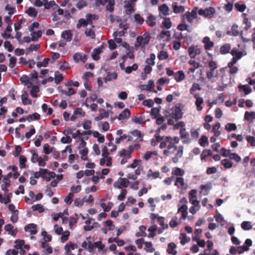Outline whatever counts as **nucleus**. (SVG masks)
<instances>
[{"label":"nucleus","instance_id":"obj_1","mask_svg":"<svg viewBox=\"0 0 255 255\" xmlns=\"http://www.w3.org/2000/svg\"><path fill=\"white\" fill-rule=\"evenodd\" d=\"M172 138L170 136H166L164 140L160 142L159 147L160 148L167 147V149L163 151L165 155L169 156L171 154H175V156L172 157V159H177L181 157L183 153V146H179L178 148L176 146H173Z\"/></svg>","mask_w":255,"mask_h":255},{"label":"nucleus","instance_id":"obj_2","mask_svg":"<svg viewBox=\"0 0 255 255\" xmlns=\"http://www.w3.org/2000/svg\"><path fill=\"white\" fill-rule=\"evenodd\" d=\"M150 38L148 32H145L142 35L138 36L136 39V42L134 44L135 47H138L142 45L144 46L149 42Z\"/></svg>","mask_w":255,"mask_h":255},{"label":"nucleus","instance_id":"obj_3","mask_svg":"<svg viewBox=\"0 0 255 255\" xmlns=\"http://www.w3.org/2000/svg\"><path fill=\"white\" fill-rule=\"evenodd\" d=\"M215 12V9L213 7H207L205 9H200L198 11L199 15L208 18L213 17Z\"/></svg>","mask_w":255,"mask_h":255},{"label":"nucleus","instance_id":"obj_4","mask_svg":"<svg viewBox=\"0 0 255 255\" xmlns=\"http://www.w3.org/2000/svg\"><path fill=\"white\" fill-rule=\"evenodd\" d=\"M171 117L176 121L181 119L183 116V112L179 105H176L171 108Z\"/></svg>","mask_w":255,"mask_h":255},{"label":"nucleus","instance_id":"obj_5","mask_svg":"<svg viewBox=\"0 0 255 255\" xmlns=\"http://www.w3.org/2000/svg\"><path fill=\"white\" fill-rule=\"evenodd\" d=\"M220 154L225 157H229V159H241L240 157L235 153H232L230 149L222 147L220 151Z\"/></svg>","mask_w":255,"mask_h":255},{"label":"nucleus","instance_id":"obj_6","mask_svg":"<svg viewBox=\"0 0 255 255\" xmlns=\"http://www.w3.org/2000/svg\"><path fill=\"white\" fill-rule=\"evenodd\" d=\"M197 16L196 10L195 8L193 9L191 12L187 11L184 15H182V19L184 20L185 18L189 23H192L193 19L196 18Z\"/></svg>","mask_w":255,"mask_h":255},{"label":"nucleus","instance_id":"obj_7","mask_svg":"<svg viewBox=\"0 0 255 255\" xmlns=\"http://www.w3.org/2000/svg\"><path fill=\"white\" fill-rule=\"evenodd\" d=\"M154 81L151 80L148 81L147 85H141L139 86V88L141 90L152 91L155 93H156L157 92L154 90Z\"/></svg>","mask_w":255,"mask_h":255},{"label":"nucleus","instance_id":"obj_8","mask_svg":"<svg viewBox=\"0 0 255 255\" xmlns=\"http://www.w3.org/2000/svg\"><path fill=\"white\" fill-rule=\"evenodd\" d=\"M128 184V180L127 178H120L114 184L115 188L121 189L123 187H127Z\"/></svg>","mask_w":255,"mask_h":255},{"label":"nucleus","instance_id":"obj_9","mask_svg":"<svg viewBox=\"0 0 255 255\" xmlns=\"http://www.w3.org/2000/svg\"><path fill=\"white\" fill-rule=\"evenodd\" d=\"M94 220L93 219H90L85 221V225L84 227V230L85 231H90L93 230L95 228H97L99 226V224L96 222H94L92 225H91L92 223V221H93Z\"/></svg>","mask_w":255,"mask_h":255},{"label":"nucleus","instance_id":"obj_10","mask_svg":"<svg viewBox=\"0 0 255 255\" xmlns=\"http://www.w3.org/2000/svg\"><path fill=\"white\" fill-rule=\"evenodd\" d=\"M42 178L46 180L47 181H50L52 178L56 176V174L53 172H50L46 169H42Z\"/></svg>","mask_w":255,"mask_h":255},{"label":"nucleus","instance_id":"obj_11","mask_svg":"<svg viewBox=\"0 0 255 255\" xmlns=\"http://www.w3.org/2000/svg\"><path fill=\"white\" fill-rule=\"evenodd\" d=\"M133 151V148L132 146H128V149L126 150L125 149H122L119 152V154L120 156L122 157H128V158H130L131 156V154Z\"/></svg>","mask_w":255,"mask_h":255},{"label":"nucleus","instance_id":"obj_12","mask_svg":"<svg viewBox=\"0 0 255 255\" xmlns=\"http://www.w3.org/2000/svg\"><path fill=\"white\" fill-rule=\"evenodd\" d=\"M178 209L177 213H181V218L185 220L187 216V206L186 205H180L178 204Z\"/></svg>","mask_w":255,"mask_h":255},{"label":"nucleus","instance_id":"obj_13","mask_svg":"<svg viewBox=\"0 0 255 255\" xmlns=\"http://www.w3.org/2000/svg\"><path fill=\"white\" fill-rule=\"evenodd\" d=\"M37 226L36 225L31 223L28 224L24 227V230L25 232L29 233L31 235H35L37 232Z\"/></svg>","mask_w":255,"mask_h":255},{"label":"nucleus","instance_id":"obj_14","mask_svg":"<svg viewBox=\"0 0 255 255\" xmlns=\"http://www.w3.org/2000/svg\"><path fill=\"white\" fill-rule=\"evenodd\" d=\"M180 136L182 139H184V143H189L191 142V139L189 138V134L188 132L186 131L184 128H181L180 131Z\"/></svg>","mask_w":255,"mask_h":255},{"label":"nucleus","instance_id":"obj_15","mask_svg":"<svg viewBox=\"0 0 255 255\" xmlns=\"http://www.w3.org/2000/svg\"><path fill=\"white\" fill-rule=\"evenodd\" d=\"M230 53L233 57H236V59L238 60H240L244 55H246V52L239 51L237 48H233Z\"/></svg>","mask_w":255,"mask_h":255},{"label":"nucleus","instance_id":"obj_16","mask_svg":"<svg viewBox=\"0 0 255 255\" xmlns=\"http://www.w3.org/2000/svg\"><path fill=\"white\" fill-rule=\"evenodd\" d=\"M73 60L76 63L79 62L80 61L85 63L87 60V56L85 54L82 55L79 52H77L74 55Z\"/></svg>","mask_w":255,"mask_h":255},{"label":"nucleus","instance_id":"obj_17","mask_svg":"<svg viewBox=\"0 0 255 255\" xmlns=\"http://www.w3.org/2000/svg\"><path fill=\"white\" fill-rule=\"evenodd\" d=\"M194 97L196 99L195 105L197 107V110L198 111H201L202 110L203 108L201 106V105L203 103L204 101L202 97H199V94H195Z\"/></svg>","mask_w":255,"mask_h":255},{"label":"nucleus","instance_id":"obj_18","mask_svg":"<svg viewBox=\"0 0 255 255\" xmlns=\"http://www.w3.org/2000/svg\"><path fill=\"white\" fill-rule=\"evenodd\" d=\"M200 189L201 190V193L204 196L207 195L212 189V184L211 183H208L205 185H201Z\"/></svg>","mask_w":255,"mask_h":255},{"label":"nucleus","instance_id":"obj_19","mask_svg":"<svg viewBox=\"0 0 255 255\" xmlns=\"http://www.w3.org/2000/svg\"><path fill=\"white\" fill-rule=\"evenodd\" d=\"M202 41L204 43V48L205 50H210L214 46V42L211 41L210 38L208 36L204 37Z\"/></svg>","mask_w":255,"mask_h":255},{"label":"nucleus","instance_id":"obj_20","mask_svg":"<svg viewBox=\"0 0 255 255\" xmlns=\"http://www.w3.org/2000/svg\"><path fill=\"white\" fill-rule=\"evenodd\" d=\"M188 63L190 65L193 66V67L189 68L188 72V73H193L196 69L198 68L199 67H200L201 66L199 62H196L195 60H189L188 61Z\"/></svg>","mask_w":255,"mask_h":255},{"label":"nucleus","instance_id":"obj_21","mask_svg":"<svg viewBox=\"0 0 255 255\" xmlns=\"http://www.w3.org/2000/svg\"><path fill=\"white\" fill-rule=\"evenodd\" d=\"M130 116V110L126 108L123 111L120 113L118 117V119L119 120H122L124 119H128Z\"/></svg>","mask_w":255,"mask_h":255},{"label":"nucleus","instance_id":"obj_22","mask_svg":"<svg viewBox=\"0 0 255 255\" xmlns=\"http://www.w3.org/2000/svg\"><path fill=\"white\" fill-rule=\"evenodd\" d=\"M238 25L236 24H234L231 28V30L227 31L226 34L228 35H232L234 36H237L239 34L238 30Z\"/></svg>","mask_w":255,"mask_h":255},{"label":"nucleus","instance_id":"obj_23","mask_svg":"<svg viewBox=\"0 0 255 255\" xmlns=\"http://www.w3.org/2000/svg\"><path fill=\"white\" fill-rule=\"evenodd\" d=\"M231 49V44L229 43H226L222 45L220 47V52L221 54L225 55L227 53H230V51Z\"/></svg>","mask_w":255,"mask_h":255},{"label":"nucleus","instance_id":"obj_24","mask_svg":"<svg viewBox=\"0 0 255 255\" xmlns=\"http://www.w3.org/2000/svg\"><path fill=\"white\" fill-rule=\"evenodd\" d=\"M172 7L173 11L175 13H182L185 10L184 6L182 5L178 6V3L176 2H173Z\"/></svg>","mask_w":255,"mask_h":255},{"label":"nucleus","instance_id":"obj_25","mask_svg":"<svg viewBox=\"0 0 255 255\" xmlns=\"http://www.w3.org/2000/svg\"><path fill=\"white\" fill-rule=\"evenodd\" d=\"M244 119L249 123H252L253 120L255 119V112L246 111L245 113Z\"/></svg>","mask_w":255,"mask_h":255},{"label":"nucleus","instance_id":"obj_26","mask_svg":"<svg viewBox=\"0 0 255 255\" xmlns=\"http://www.w3.org/2000/svg\"><path fill=\"white\" fill-rule=\"evenodd\" d=\"M4 230L11 236H15L17 233V230L14 229L13 226L10 224H7L4 226Z\"/></svg>","mask_w":255,"mask_h":255},{"label":"nucleus","instance_id":"obj_27","mask_svg":"<svg viewBox=\"0 0 255 255\" xmlns=\"http://www.w3.org/2000/svg\"><path fill=\"white\" fill-rule=\"evenodd\" d=\"M177 82H180L185 79V74L182 70H179L176 72L174 77Z\"/></svg>","mask_w":255,"mask_h":255},{"label":"nucleus","instance_id":"obj_28","mask_svg":"<svg viewBox=\"0 0 255 255\" xmlns=\"http://www.w3.org/2000/svg\"><path fill=\"white\" fill-rule=\"evenodd\" d=\"M86 18L88 24H92L93 20H97L99 18V16L95 14L88 13L86 15Z\"/></svg>","mask_w":255,"mask_h":255},{"label":"nucleus","instance_id":"obj_29","mask_svg":"<svg viewBox=\"0 0 255 255\" xmlns=\"http://www.w3.org/2000/svg\"><path fill=\"white\" fill-rule=\"evenodd\" d=\"M240 90H242L245 95H248L252 91V89L248 85H241L238 87Z\"/></svg>","mask_w":255,"mask_h":255},{"label":"nucleus","instance_id":"obj_30","mask_svg":"<svg viewBox=\"0 0 255 255\" xmlns=\"http://www.w3.org/2000/svg\"><path fill=\"white\" fill-rule=\"evenodd\" d=\"M11 193H5L4 194L3 197H1L0 201L1 203L6 204L10 202V198H11Z\"/></svg>","mask_w":255,"mask_h":255},{"label":"nucleus","instance_id":"obj_31","mask_svg":"<svg viewBox=\"0 0 255 255\" xmlns=\"http://www.w3.org/2000/svg\"><path fill=\"white\" fill-rule=\"evenodd\" d=\"M155 17L152 14H149L147 19L145 20L146 23L151 27L154 26L156 24V22L155 21Z\"/></svg>","mask_w":255,"mask_h":255},{"label":"nucleus","instance_id":"obj_32","mask_svg":"<svg viewBox=\"0 0 255 255\" xmlns=\"http://www.w3.org/2000/svg\"><path fill=\"white\" fill-rule=\"evenodd\" d=\"M176 246L173 243H170L168 245V249L167 252L169 254L175 255L177 254V252L174 250Z\"/></svg>","mask_w":255,"mask_h":255},{"label":"nucleus","instance_id":"obj_33","mask_svg":"<svg viewBox=\"0 0 255 255\" xmlns=\"http://www.w3.org/2000/svg\"><path fill=\"white\" fill-rule=\"evenodd\" d=\"M76 248H77V246L73 243H70L66 244L65 246L66 255H70L71 254V250H74Z\"/></svg>","mask_w":255,"mask_h":255},{"label":"nucleus","instance_id":"obj_34","mask_svg":"<svg viewBox=\"0 0 255 255\" xmlns=\"http://www.w3.org/2000/svg\"><path fill=\"white\" fill-rule=\"evenodd\" d=\"M102 52V48H97L94 49L93 52L92 54V58L95 60L97 61L99 59L100 56L99 54Z\"/></svg>","mask_w":255,"mask_h":255},{"label":"nucleus","instance_id":"obj_35","mask_svg":"<svg viewBox=\"0 0 255 255\" xmlns=\"http://www.w3.org/2000/svg\"><path fill=\"white\" fill-rule=\"evenodd\" d=\"M155 59V55L154 53H150L149 58H148L145 60L146 65L154 66L155 65L154 60Z\"/></svg>","mask_w":255,"mask_h":255},{"label":"nucleus","instance_id":"obj_36","mask_svg":"<svg viewBox=\"0 0 255 255\" xmlns=\"http://www.w3.org/2000/svg\"><path fill=\"white\" fill-rule=\"evenodd\" d=\"M40 47L39 44H32L30 45V46L27 48L25 49V53L26 54H28L31 53L32 51H37L39 49Z\"/></svg>","mask_w":255,"mask_h":255},{"label":"nucleus","instance_id":"obj_37","mask_svg":"<svg viewBox=\"0 0 255 255\" xmlns=\"http://www.w3.org/2000/svg\"><path fill=\"white\" fill-rule=\"evenodd\" d=\"M42 31L41 30H38L36 32L32 31L31 33V40L32 41H37L42 36Z\"/></svg>","mask_w":255,"mask_h":255},{"label":"nucleus","instance_id":"obj_38","mask_svg":"<svg viewBox=\"0 0 255 255\" xmlns=\"http://www.w3.org/2000/svg\"><path fill=\"white\" fill-rule=\"evenodd\" d=\"M61 36L68 42L70 41L72 38V35L69 30L64 31L61 34Z\"/></svg>","mask_w":255,"mask_h":255},{"label":"nucleus","instance_id":"obj_39","mask_svg":"<svg viewBox=\"0 0 255 255\" xmlns=\"http://www.w3.org/2000/svg\"><path fill=\"white\" fill-rule=\"evenodd\" d=\"M179 239L180 240V243L182 245H185L190 240V238L187 237V235L185 233H181L180 234Z\"/></svg>","mask_w":255,"mask_h":255},{"label":"nucleus","instance_id":"obj_40","mask_svg":"<svg viewBox=\"0 0 255 255\" xmlns=\"http://www.w3.org/2000/svg\"><path fill=\"white\" fill-rule=\"evenodd\" d=\"M159 10L165 16L169 14V8L165 4L159 6Z\"/></svg>","mask_w":255,"mask_h":255},{"label":"nucleus","instance_id":"obj_41","mask_svg":"<svg viewBox=\"0 0 255 255\" xmlns=\"http://www.w3.org/2000/svg\"><path fill=\"white\" fill-rule=\"evenodd\" d=\"M172 26V23L169 18H164L162 22L161 27L169 29Z\"/></svg>","mask_w":255,"mask_h":255},{"label":"nucleus","instance_id":"obj_42","mask_svg":"<svg viewBox=\"0 0 255 255\" xmlns=\"http://www.w3.org/2000/svg\"><path fill=\"white\" fill-rule=\"evenodd\" d=\"M200 145L202 147H206L208 145V139L206 136L203 135L199 140Z\"/></svg>","mask_w":255,"mask_h":255},{"label":"nucleus","instance_id":"obj_43","mask_svg":"<svg viewBox=\"0 0 255 255\" xmlns=\"http://www.w3.org/2000/svg\"><path fill=\"white\" fill-rule=\"evenodd\" d=\"M146 230V227L144 226H140L139 227V232L135 234V236L138 237H145L146 234L145 232Z\"/></svg>","mask_w":255,"mask_h":255},{"label":"nucleus","instance_id":"obj_44","mask_svg":"<svg viewBox=\"0 0 255 255\" xmlns=\"http://www.w3.org/2000/svg\"><path fill=\"white\" fill-rule=\"evenodd\" d=\"M59 92L65 95L66 96H71L74 95L75 94V90L72 88H69L68 91H66L63 89L59 90Z\"/></svg>","mask_w":255,"mask_h":255},{"label":"nucleus","instance_id":"obj_45","mask_svg":"<svg viewBox=\"0 0 255 255\" xmlns=\"http://www.w3.org/2000/svg\"><path fill=\"white\" fill-rule=\"evenodd\" d=\"M145 248L144 249L147 252L152 253L154 251L155 249L153 247V245L150 242H146L144 243Z\"/></svg>","mask_w":255,"mask_h":255},{"label":"nucleus","instance_id":"obj_46","mask_svg":"<svg viewBox=\"0 0 255 255\" xmlns=\"http://www.w3.org/2000/svg\"><path fill=\"white\" fill-rule=\"evenodd\" d=\"M95 249L98 248V252H103V253H105L106 252V250H104L105 248V245L102 244L101 241H98L95 242Z\"/></svg>","mask_w":255,"mask_h":255},{"label":"nucleus","instance_id":"obj_47","mask_svg":"<svg viewBox=\"0 0 255 255\" xmlns=\"http://www.w3.org/2000/svg\"><path fill=\"white\" fill-rule=\"evenodd\" d=\"M55 148L54 147H51L47 143L43 145V151L45 154H49L55 151Z\"/></svg>","mask_w":255,"mask_h":255},{"label":"nucleus","instance_id":"obj_48","mask_svg":"<svg viewBox=\"0 0 255 255\" xmlns=\"http://www.w3.org/2000/svg\"><path fill=\"white\" fill-rule=\"evenodd\" d=\"M157 152L156 151H147L144 155L143 158L144 159H149L150 158H153L154 156L157 155Z\"/></svg>","mask_w":255,"mask_h":255},{"label":"nucleus","instance_id":"obj_49","mask_svg":"<svg viewBox=\"0 0 255 255\" xmlns=\"http://www.w3.org/2000/svg\"><path fill=\"white\" fill-rule=\"evenodd\" d=\"M43 1L45 9L52 8L55 4V2L54 0L48 1V0H43Z\"/></svg>","mask_w":255,"mask_h":255},{"label":"nucleus","instance_id":"obj_50","mask_svg":"<svg viewBox=\"0 0 255 255\" xmlns=\"http://www.w3.org/2000/svg\"><path fill=\"white\" fill-rule=\"evenodd\" d=\"M26 13L30 16L35 17L37 14V11L35 8L32 7H30L26 11Z\"/></svg>","mask_w":255,"mask_h":255},{"label":"nucleus","instance_id":"obj_51","mask_svg":"<svg viewBox=\"0 0 255 255\" xmlns=\"http://www.w3.org/2000/svg\"><path fill=\"white\" fill-rule=\"evenodd\" d=\"M14 248L16 250L21 249V248H23V246H24V241L22 240H16L14 242Z\"/></svg>","mask_w":255,"mask_h":255},{"label":"nucleus","instance_id":"obj_52","mask_svg":"<svg viewBox=\"0 0 255 255\" xmlns=\"http://www.w3.org/2000/svg\"><path fill=\"white\" fill-rule=\"evenodd\" d=\"M55 83L56 84H59L63 80V75L59 73L58 71H56L55 73Z\"/></svg>","mask_w":255,"mask_h":255},{"label":"nucleus","instance_id":"obj_53","mask_svg":"<svg viewBox=\"0 0 255 255\" xmlns=\"http://www.w3.org/2000/svg\"><path fill=\"white\" fill-rule=\"evenodd\" d=\"M157 57L160 60H163L167 59L168 58V55L167 52L161 51L158 54Z\"/></svg>","mask_w":255,"mask_h":255},{"label":"nucleus","instance_id":"obj_54","mask_svg":"<svg viewBox=\"0 0 255 255\" xmlns=\"http://www.w3.org/2000/svg\"><path fill=\"white\" fill-rule=\"evenodd\" d=\"M241 227L244 230H249L252 228V226L250 222L244 221L241 224Z\"/></svg>","mask_w":255,"mask_h":255},{"label":"nucleus","instance_id":"obj_55","mask_svg":"<svg viewBox=\"0 0 255 255\" xmlns=\"http://www.w3.org/2000/svg\"><path fill=\"white\" fill-rule=\"evenodd\" d=\"M195 46L193 45H191L188 49V52L189 54V56L191 58H195Z\"/></svg>","mask_w":255,"mask_h":255},{"label":"nucleus","instance_id":"obj_56","mask_svg":"<svg viewBox=\"0 0 255 255\" xmlns=\"http://www.w3.org/2000/svg\"><path fill=\"white\" fill-rule=\"evenodd\" d=\"M235 0H231L228 2L227 4L225 5L224 9L228 12H230L232 10L233 7V3Z\"/></svg>","mask_w":255,"mask_h":255},{"label":"nucleus","instance_id":"obj_57","mask_svg":"<svg viewBox=\"0 0 255 255\" xmlns=\"http://www.w3.org/2000/svg\"><path fill=\"white\" fill-rule=\"evenodd\" d=\"M73 196V193H69L64 199L65 203L68 205H70L72 202Z\"/></svg>","mask_w":255,"mask_h":255},{"label":"nucleus","instance_id":"obj_58","mask_svg":"<svg viewBox=\"0 0 255 255\" xmlns=\"http://www.w3.org/2000/svg\"><path fill=\"white\" fill-rule=\"evenodd\" d=\"M130 134L134 136H136L139 138V141H142V136L140 131L139 130L135 129L130 132Z\"/></svg>","mask_w":255,"mask_h":255},{"label":"nucleus","instance_id":"obj_59","mask_svg":"<svg viewBox=\"0 0 255 255\" xmlns=\"http://www.w3.org/2000/svg\"><path fill=\"white\" fill-rule=\"evenodd\" d=\"M159 112V109L158 108H152L151 110V116L152 118L156 119L158 116H160Z\"/></svg>","mask_w":255,"mask_h":255},{"label":"nucleus","instance_id":"obj_60","mask_svg":"<svg viewBox=\"0 0 255 255\" xmlns=\"http://www.w3.org/2000/svg\"><path fill=\"white\" fill-rule=\"evenodd\" d=\"M225 129L228 131L235 130L237 129V126L235 124L228 123L226 125Z\"/></svg>","mask_w":255,"mask_h":255},{"label":"nucleus","instance_id":"obj_61","mask_svg":"<svg viewBox=\"0 0 255 255\" xmlns=\"http://www.w3.org/2000/svg\"><path fill=\"white\" fill-rule=\"evenodd\" d=\"M114 0H109L108 4L106 6V9L110 12H113L114 10Z\"/></svg>","mask_w":255,"mask_h":255},{"label":"nucleus","instance_id":"obj_62","mask_svg":"<svg viewBox=\"0 0 255 255\" xmlns=\"http://www.w3.org/2000/svg\"><path fill=\"white\" fill-rule=\"evenodd\" d=\"M18 211H14V213H12V215L10 217V221L13 223H15L17 222L18 219Z\"/></svg>","mask_w":255,"mask_h":255},{"label":"nucleus","instance_id":"obj_63","mask_svg":"<svg viewBox=\"0 0 255 255\" xmlns=\"http://www.w3.org/2000/svg\"><path fill=\"white\" fill-rule=\"evenodd\" d=\"M39 92V88L37 86H33L30 91V95L33 98L37 97V93Z\"/></svg>","mask_w":255,"mask_h":255},{"label":"nucleus","instance_id":"obj_64","mask_svg":"<svg viewBox=\"0 0 255 255\" xmlns=\"http://www.w3.org/2000/svg\"><path fill=\"white\" fill-rule=\"evenodd\" d=\"M246 139L247 141L250 143L251 146H255V137L251 135H247L246 136Z\"/></svg>","mask_w":255,"mask_h":255}]
</instances>
